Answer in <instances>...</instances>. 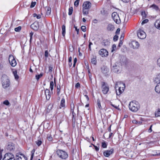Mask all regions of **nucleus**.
Segmentation results:
<instances>
[{
	"instance_id": "nucleus-12",
	"label": "nucleus",
	"mask_w": 160,
	"mask_h": 160,
	"mask_svg": "<svg viewBox=\"0 0 160 160\" xmlns=\"http://www.w3.org/2000/svg\"><path fill=\"white\" fill-rule=\"evenodd\" d=\"M15 160H27V158L23 154L17 153L16 155Z\"/></svg>"
},
{
	"instance_id": "nucleus-62",
	"label": "nucleus",
	"mask_w": 160,
	"mask_h": 160,
	"mask_svg": "<svg viewBox=\"0 0 160 160\" xmlns=\"http://www.w3.org/2000/svg\"><path fill=\"white\" fill-rule=\"evenodd\" d=\"M74 28H75L76 30L77 31V34H78V32H79V29H78L77 28V27L76 26H74Z\"/></svg>"
},
{
	"instance_id": "nucleus-16",
	"label": "nucleus",
	"mask_w": 160,
	"mask_h": 160,
	"mask_svg": "<svg viewBox=\"0 0 160 160\" xmlns=\"http://www.w3.org/2000/svg\"><path fill=\"white\" fill-rule=\"evenodd\" d=\"M101 69L102 73L105 75H108V73L109 71V69L106 66H103L101 68Z\"/></svg>"
},
{
	"instance_id": "nucleus-63",
	"label": "nucleus",
	"mask_w": 160,
	"mask_h": 160,
	"mask_svg": "<svg viewBox=\"0 0 160 160\" xmlns=\"http://www.w3.org/2000/svg\"><path fill=\"white\" fill-rule=\"evenodd\" d=\"M153 156H160V153H157V152L155 154H153Z\"/></svg>"
},
{
	"instance_id": "nucleus-36",
	"label": "nucleus",
	"mask_w": 160,
	"mask_h": 160,
	"mask_svg": "<svg viewBox=\"0 0 160 160\" xmlns=\"http://www.w3.org/2000/svg\"><path fill=\"white\" fill-rule=\"evenodd\" d=\"M53 86H54V82L53 81H51L50 82V88L51 90V91L53 89Z\"/></svg>"
},
{
	"instance_id": "nucleus-10",
	"label": "nucleus",
	"mask_w": 160,
	"mask_h": 160,
	"mask_svg": "<svg viewBox=\"0 0 160 160\" xmlns=\"http://www.w3.org/2000/svg\"><path fill=\"white\" fill-rule=\"evenodd\" d=\"M2 160H15L13 155L11 153L6 154Z\"/></svg>"
},
{
	"instance_id": "nucleus-33",
	"label": "nucleus",
	"mask_w": 160,
	"mask_h": 160,
	"mask_svg": "<svg viewBox=\"0 0 160 160\" xmlns=\"http://www.w3.org/2000/svg\"><path fill=\"white\" fill-rule=\"evenodd\" d=\"M57 93L58 96H59L60 92V86H57Z\"/></svg>"
},
{
	"instance_id": "nucleus-19",
	"label": "nucleus",
	"mask_w": 160,
	"mask_h": 160,
	"mask_svg": "<svg viewBox=\"0 0 160 160\" xmlns=\"http://www.w3.org/2000/svg\"><path fill=\"white\" fill-rule=\"evenodd\" d=\"M45 94L46 95L47 100H49L51 97L50 92V90L48 89H46L45 91Z\"/></svg>"
},
{
	"instance_id": "nucleus-43",
	"label": "nucleus",
	"mask_w": 160,
	"mask_h": 160,
	"mask_svg": "<svg viewBox=\"0 0 160 160\" xmlns=\"http://www.w3.org/2000/svg\"><path fill=\"white\" fill-rule=\"evenodd\" d=\"M80 0H76L74 2V5L76 7H78L79 5Z\"/></svg>"
},
{
	"instance_id": "nucleus-61",
	"label": "nucleus",
	"mask_w": 160,
	"mask_h": 160,
	"mask_svg": "<svg viewBox=\"0 0 160 160\" xmlns=\"http://www.w3.org/2000/svg\"><path fill=\"white\" fill-rule=\"evenodd\" d=\"M52 69H53V68H52V67H51V66L49 67V71L50 72H52Z\"/></svg>"
},
{
	"instance_id": "nucleus-40",
	"label": "nucleus",
	"mask_w": 160,
	"mask_h": 160,
	"mask_svg": "<svg viewBox=\"0 0 160 160\" xmlns=\"http://www.w3.org/2000/svg\"><path fill=\"white\" fill-rule=\"evenodd\" d=\"M36 143L38 146H39L41 145L42 142L41 140H38L37 141H36Z\"/></svg>"
},
{
	"instance_id": "nucleus-17",
	"label": "nucleus",
	"mask_w": 160,
	"mask_h": 160,
	"mask_svg": "<svg viewBox=\"0 0 160 160\" xmlns=\"http://www.w3.org/2000/svg\"><path fill=\"white\" fill-rule=\"evenodd\" d=\"M32 28L35 31L38 30L39 28V24L38 22H35L31 25Z\"/></svg>"
},
{
	"instance_id": "nucleus-1",
	"label": "nucleus",
	"mask_w": 160,
	"mask_h": 160,
	"mask_svg": "<svg viewBox=\"0 0 160 160\" xmlns=\"http://www.w3.org/2000/svg\"><path fill=\"white\" fill-rule=\"evenodd\" d=\"M2 87L4 88H6L9 87L10 82L8 77L5 74L2 75L1 78Z\"/></svg>"
},
{
	"instance_id": "nucleus-3",
	"label": "nucleus",
	"mask_w": 160,
	"mask_h": 160,
	"mask_svg": "<svg viewBox=\"0 0 160 160\" xmlns=\"http://www.w3.org/2000/svg\"><path fill=\"white\" fill-rule=\"evenodd\" d=\"M82 12L84 15H88L89 13V9L91 7V3L89 1H86L83 4Z\"/></svg>"
},
{
	"instance_id": "nucleus-39",
	"label": "nucleus",
	"mask_w": 160,
	"mask_h": 160,
	"mask_svg": "<svg viewBox=\"0 0 160 160\" xmlns=\"http://www.w3.org/2000/svg\"><path fill=\"white\" fill-rule=\"evenodd\" d=\"M132 122L136 124L137 125H141L142 123V122L138 121L136 120L133 121Z\"/></svg>"
},
{
	"instance_id": "nucleus-20",
	"label": "nucleus",
	"mask_w": 160,
	"mask_h": 160,
	"mask_svg": "<svg viewBox=\"0 0 160 160\" xmlns=\"http://www.w3.org/2000/svg\"><path fill=\"white\" fill-rule=\"evenodd\" d=\"M127 62V59L126 57L124 56H122L121 57V58L120 60V62L121 65H124Z\"/></svg>"
},
{
	"instance_id": "nucleus-64",
	"label": "nucleus",
	"mask_w": 160,
	"mask_h": 160,
	"mask_svg": "<svg viewBox=\"0 0 160 160\" xmlns=\"http://www.w3.org/2000/svg\"><path fill=\"white\" fill-rule=\"evenodd\" d=\"M122 43L123 42H122V40H120V41L119 45H118V46L119 47H120L121 45H122Z\"/></svg>"
},
{
	"instance_id": "nucleus-29",
	"label": "nucleus",
	"mask_w": 160,
	"mask_h": 160,
	"mask_svg": "<svg viewBox=\"0 0 160 160\" xmlns=\"http://www.w3.org/2000/svg\"><path fill=\"white\" fill-rule=\"evenodd\" d=\"M62 35L63 36H64L65 34V26L63 25L62 27Z\"/></svg>"
},
{
	"instance_id": "nucleus-22",
	"label": "nucleus",
	"mask_w": 160,
	"mask_h": 160,
	"mask_svg": "<svg viewBox=\"0 0 160 160\" xmlns=\"http://www.w3.org/2000/svg\"><path fill=\"white\" fill-rule=\"evenodd\" d=\"M110 42L107 39L104 40L102 42V44L104 47H107L110 45Z\"/></svg>"
},
{
	"instance_id": "nucleus-41",
	"label": "nucleus",
	"mask_w": 160,
	"mask_h": 160,
	"mask_svg": "<svg viewBox=\"0 0 160 160\" xmlns=\"http://www.w3.org/2000/svg\"><path fill=\"white\" fill-rule=\"evenodd\" d=\"M21 29V27L20 26H19L17 28H15L14 30L16 32H18L20 31Z\"/></svg>"
},
{
	"instance_id": "nucleus-49",
	"label": "nucleus",
	"mask_w": 160,
	"mask_h": 160,
	"mask_svg": "<svg viewBox=\"0 0 160 160\" xmlns=\"http://www.w3.org/2000/svg\"><path fill=\"white\" fill-rule=\"evenodd\" d=\"M33 33L31 32L30 33V42L31 43V41L32 38V36Z\"/></svg>"
},
{
	"instance_id": "nucleus-44",
	"label": "nucleus",
	"mask_w": 160,
	"mask_h": 160,
	"mask_svg": "<svg viewBox=\"0 0 160 160\" xmlns=\"http://www.w3.org/2000/svg\"><path fill=\"white\" fill-rule=\"evenodd\" d=\"M141 15L142 17V18H146V14L145 13V12H141Z\"/></svg>"
},
{
	"instance_id": "nucleus-46",
	"label": "nucleus",
	"mask_w": 160,
	"mask_h": 160,
	"mask_svg": "<svg viewBox=\"0 0 160 160\" xmlns=\"http://www.w3.org/2000/svg\"><path fill=\"white\" fill-rule=\"evenodd\" d=\"M102 147L103 148H106L107 147V145L106 143L105 142L102 143Z\"/></svg>"
},
{
	"instance_id": "nucleus-27",
	"label": "nucleus",
	"mask_w": 160,
	"mask_h": 160,
	"mask_svg": "<svg viewBox=\"0 0 160 160\" xmlns=\"http://www.w3.org/2000/svg\"><path fill=\"white\" fill-rule=\"evenodd\" d=\"M96 58V56H93V57L91 59V62L92 64L94 65L96 64L97 61Z\"/></svg>"
},
{
	"instance_id": "nucleus-57",
	"label": "nucleus",
	"mask_w": 160,
	"mask_h": 160,
	"mask_svg": "<svg viewBox=\"0 0 160 160\" xmlns=\"http://www.w3.org/2000/svg\"><path fill=\"white\" fill-rule=\"evenodd\" d=\"M153 125H151V126H150V127L149 128V129H148V132H151L152 131V126Z\"/></svg>"
},
{
	"instance_id": "nucleus-31",
	"label": "nucleus",
	"mask_w": 160,
	"mask_h": 160,
	"mask_svg": "<svg viewBox=\"0 0 160 160\" xmlns=\"http://www.w3.org/2000/svg\"><path fill=\"white\" fill-rule=\"evenodd\" d=\"M51 11V9L50 7H48L47 10V11L46 14L47 15H50Z\"/></svg>"
},
{
	"instance_id": "nucleus-2",
	"label": "nucleus",
	"mask_w": 160,
	"mask_h": 160,
	"mask_svg": "<svg viewBox=\"0 0 160 160\" xmlns=\"http://www.w3.org/2000/svg\"><path fill=\"white\" fill-rule=\"evenodd\" d=\"M130 110L133 112H137L140 108L139 103L136 101H133L130 102L129 105Z\"/></svg>"
},
{
	"instance_id": "nucleus-21",
	"label": "nucleus",
	"mask_w": 160,
	"mask_h": 160,
	"mask_svg": "<svg viewBox=\"0 0 160 160\" xmlns=\"http://www.w3.org/2000/svg\"><path fill=\"white\" fill-rule=\"evenodd\" d=\"M115 29L114 25L111 24H109L107 27V29L108 31H113Z\"/></svg>"
},
{
	"instance_id": "nucleus-7",
	"label": "nucleus",
	"mask_w": 160,
	"mask_h": 160,
	"mask_svg": "<svg viewBox=\"0 0 160 160\" xmlns=\"http://www.w3.org/2000/svg\"><path fill=\"white\" fill-rule=\"evenodd\" d=\"M112 16L113 20L116 23L119 24L121 23V20L117 12H113L112 14Z\"/></svg>"
},
{
	"instance_id": "nucleus-56",
	"label": "nucleus",
	"mask_w": 160,
	"mask_h": 160,
	"mask_svg": "<svg viewBox=\"0 0 160 160\" xmlns=\"http://www.w3.org/2000/svg\"><path fill=\"white\" fill-rule=\"evenodd\" d=\"M93 146L94 147V148H95V150L98 151L99 150V148L98 147H97V146H95L93 144H92Z\"/></svg>"
},
{
	"instance_id": "nucleus-28",
	"label": "nucleus",
	"mask_w": 160,
	"mask_h": 160,
	"mask_svg": "<svg viewBox=\"0 0 160 160\" xmlns=\"http://www.w3.org/2000/svg\"><path fill=\"white\" fill-rule=\"evenodd\" d=\"M65 106V99L64 98H62L61 101L60 106L62 107H64Z\"/></svg>"
},
{
	"instance_id": "nucleus-25",
	"label": "nucleus",
	"mask_w": 160,
	"mask_h": 160,
	"mask_svg": "<svg viewBox=\"0 0 160 160\" xmlns=\"http://www.w3.org/2000/svg\"><path fill=\"white\" fill-rule=\"evenodd\" d=\"M150 8H152L153 9L156 11H160V9L158 6L155 4H153L150 6Z\"/></svg>"
},
{
	"instance_id": "nucleus-47",
	"label": "nucleus",
	"mask_w": 160,
	"mask_h": 160,
	"mask_svg": "<svg viewBox=\"0 0 160 160\" xmlns=\"http://www.w3.org/2000/svg\"><path fill=\"white\" fill-rule=\"evenodd\" d=\"M111 105L113 107H114L116 109H117L119 110H120V109L118 108V106H115L114 105L112 104V103H110Z\"/></svg>"
},
{
	"instance_id": "nucleus-5",
	"label": "nucleus",
	"mask_w": 160,
	"mask_h": 160,
	"mask_svg": "<svg viewBox=\"0 0 160 160\" xmlns=\"http://www.w3.org/2000/svg\"><path fill=\"white\" fill-rule=\"evenodd\" d=\"M56 152L58 155L61 158L65 159L68 157V155L65 151L62 150H58Z\"/></svg>"
},
{
	"instance_id": "nucleus-60",
	"label": "nucleus",
	"mask_w": 160,
	"mask_h": 160,
	"mask_svg": "<svg viewBox=\"0 0 160 160\" xmlns=\"http://www.w3.org/2000/svg\"><path fill=\"white\" fill-rule=\"evenodd\" d=\"M120 31V29L119 28H118L116 32V34H118L119 33V32Z\"/></svg>"
},
{
	"instance_id": "nucleus-34",
	"label": "nucleus",
	"mask_w": 160,
	"mask_h": 160,
	"mask_svg": "<svg viewBox=\"0 0 160 160\" xmlns=\"http://www.w3.org/2000/svg\"><path fill=\"white\" fill-rule=\"evenodd\" d=\"M52 104H50L47 108V111L49 112L52 109Z\"/></svg>"
},
{
	"instance_id": "nucleus-18",
	"label": "nucleus",
	"mask_w": 160,
	"mask_h": 160,
	"mask_svg": "<svg viewBox=\"0 0 160 160\" xmlns=\"http://www.w3.org/2000/svg\"><path fill=\"white\" fill-rule=\"evenodd\" d=\"M132 45L134 49H137L139 47L140 45L138 42L133 41L132 42Z\"/></svg>"
},
{
	"instance_id": "nucleus-53",
	"label": "nucleus",
	"mask_w": 160,
	"mask_h": 160,
	"mask_svg": "<svg viewBox=\"0 0 160 160\" xmlns=\"http://www.w3.org/2000/svg\"><path fill=\"white\" fill-rule=\"evenodd\" d=\"M49 55L48 52V50H46L45 51V57L47 58Z\"/></svg>"
},
{
	"instance_id": "nucleus-38",
	"label": "nucleus",
	"mask_w": 160,
	"mask_h": 160,
	"mask_svg": "<svg viewBox=\"0 0 160 160\" xmlns=\"http://www.w3.org/2000/svg\"><path fill=\"white\" fill-rule=\"evenodd\" d=\"M43 75L42 73H40L39 75H36L35 76L36 79L38 80L39 79L42 77Z\"/></svg>"
},
{
	"instance_id": "nucleus-42",
	"label": "nucleus",
	"mask_w": 160,
	"mask_h": 160,
	"mask_svg": "<svg viewBox=\"0 0 160 160\" xmlns=\"http://www.w3.org/2000/svg\"><path fill=\"white\" fill-rule=\"evenodd\" d=\"M47 138L49 141H51L52 140V138L50 135H48Z\"/></svg>"
},
{
	"instance_id": "nucleus-13",
	"label": "nucleus",
	"mask_w": 160,
	"mask_h": 160,
	"mask_svg": "<svg viewBox=\"0 0 160 160\" xmlns=\"http://www.w3.org/2000/svg\"><path fill=\"white\" fill-rule=\"evenodd\" d=\"M100 55L102 57H106L108 55V52L107 51L104 49H101L99 52Z\"/></svg>"
},
{
	"instance_id": "nucleus-54",
	"label": "nucleus",
	"mask_w": 160,
	"mask_h": 160,
	"mask_svg": "<svg viewBox=\"0 0 160 160\" xmlns=\"http://www.w3.org/2000/svg\"><path fill=\"white\" fill-rule=\"evenodd\" d=\"M148 22V19H146L143 20L142 22V24L143 25L144 24H145L147 22Z\"/></svg>"
},
{
	"instance_id": "nucleus-51",
	"label": "nucleus",
	"mask_w": 160,
	"mask_h": 160,
	"mask_svg": "<svg viewBox=\"0 0 160 160\" xmlns=\"http://www.w3.org/2000/svg\"><path fill=\"white\" fill-rule=\"evenodd\" d=\"M118 38V36L115 35L113 37V40L114 41H117Z\"/></svg>"
},
{
	"instance_id": "nucleus-30",
	"label": "nucleus",
	"mask_w": 160,
	"mask_h": 160,
	"mask_svg": "<svg viewBox=\"0 0 160 160\" xmlns=\"http://www.w3.org/2000/svg\"><path fill=\"white\" fill-rule=\"evenodd\" d=\"M13 74L14 75L15 78L16 80H18L19 78V76L17 74V71H15L13 72Z\"/></svg>"
},
{
	"instance_id": "nucleus-58",
	"label": "nucleus",
	"mask_w": 160,
	"mask_h": 160,
	"mask_svg": "<svg viewBox=\"0 0 160 160\" xmlns=\"http://www.w3.org/2000/svg\"><path fill=\"white\" fill-rule=\"evenodd\" d=\"M77 62V59L76 58H75L74 60V63L73 64V67H75L76 62Z\"/></svg>"
},
{
	"instance_id": "nucleus-55",
	"label": "nucleus",
	"mask_w": 160,
	"mask_h": 160,
	"mask_svg": "<svg viewBox=\"0 0 160 160\" xmlns=\"http://www.w3.org/2000/svg\"><path fill=\"white\" fill-rule=\"evenodd\" d=\"M157 64L158 66L160 68V58L157 60Z\"/></svg>"
},
{
	"instance_id": "nucleus-14",
	"label": "nucleus",
	"mask_w": 160,
	"mask_h": 160,
	"mask_svg": "<svg viewBox=\"0 0 160 160\" xmlns=\"http://www.w3.org/2000/svg\"><path fill=\"white\" fill-rule=\"evenodd\" d=\"M114 152V149L113 148L110 150L105 151L103 152V154L106 157H108L110 155L112 154Z\"/></svg>"
},
{
	"instance_id": "nucleus-23",
	"label": "nucleus",
	"mask_w": 160,
	"mask_h": 160,
	"mask_svg": "<svg viewBox=\"0 0 160 160\" xmlns=\"http://www.w3.org/2000/svg\"><path fill=\"white\" fill-rule=\"evenodd\" d=\"M157 84L155 87V91L158 93L160 94V83H157Z\"/></svg>"
},
{
	"instance_id": "nucleus-59",
	"label": "nucleus",
	"mask_w": 160,
	"mask_h": 160,
	"mask_svg": "<svg viewBox=\"0 0 160 160\" xmlns=\"http://www.w3.org/2000/svg\"><path fill=\"white\" fill-rule=\"evenodd\" d=\"M80 84L79 83H77L75 85V87L77 88H78L80 87Z\"/></svg>"
},
{
	"instance_id": "nucleus-11",
	"label": "nucleus",
	"mask_w": 160,
	"mask_h": 160,
	"mask_svg": "<svg viewBox=\"0 0 160 160\" xmlns=\"http://www.w3.org/2000/svg\"><path fill=\"white\" fill-rule=\"evenodd\" d=\"M102 89L103 93L104 94H107L108 91L109 87L104 82H102Z\"/></svg>"
},
{
	"instance_id": "nucleus-4",
	"label": "nucleus",
	"mask_w": 160,
	"mask_h": 160,
	"mask_svg": "<svg viewBox=\"0 0 160 160\" xmlns=\"http://www.w3.org/2000/svg\"><path fill=\"white\" fill-rule=\"evenodd\" d=\"M125 87V84L124 83L119 82H116L115 84V88L116 90L118 88L119 94L117 92L118 95L120 94L124 90Z\"/></svg>"
},
{
	"instance_id": "nucleus-9",
	"label": "nucleus",
	"mask_w": 160,
	"mask_h": 160,
	"mask_svg": "<svg viewBox=\"0 0 160 160\" xmlns=\"http://www.w3.org/2000/svg\"><path fill=\"white\" fill-rule=\"evenodd\" d=\"M8 59L9 63L12 67H14L16 65V61L14 56L12 55H9Z\"/></svg>"
},
{
	"instance_id": "nucleus-37",
	"label": "nucleus",
	"mask_w": 160,
	"mask_h": 160,
	"mask_svg": "<svg viewBox=\"0 0 160 160\" xmlns=\"http://www.w3.org/2000/svg\"><path fill=\"white\" fill-rule=\"evenodd\" d=\"M98 106L100 109H102V108L101 106L100 101L99 99L97 100Z\"/></svg>"
},
{
	"instance_id": "nucleus-6",
	"label": "nucleus",
	"mask_w": 160,
	"mask_h": 160,
	"mask_svg": "<svg viewBox=\"0 0 160 160\" xmlns=\"http://www.w3.org/2000/svg\"><path fill=\"white\" fill-rule=\"evenodd\" d=\"M112 71L115 72L119 73L121 70V65L118 63H115V65L112 66Z\"/></svg>"
},
{
	"instance_id": "nucleus-52",
	"label": "nucleus",
	"mask_w": 160,
	"mask_h": 160,
	"mask_svg": "<svg viewBox=\"0 0 160 160\" xmlns=\"http://www.w3.org/2000/svg\"><path fill=\"white\" fill-rule=\"evenodd\" d=\"M3 103L6 105H8L10 103L9 102V101L8 100H6L5 101H4L3 102Z\"/></svg>"
},
{
	"instance_id": "nucleus-48",
	"label": "nucleus",
	"mask_w": 160,
	"mask_h": 160,
	"mask_svg": "<svg viewBox=\"0 0 160 160\" xmlns=\"http://www.w3.org/2000/svg\"><path fill=\"white\" fill-rule=\"evenodd\" d=\"M81 29L82 30V31L83 32H85L86 31V27L85 26H82L81 27Z\"/></svg>"
},
{
	"instance_id": "nucleus-32",
	"label": "nucleus",
	"mask_w": 160,
	"mask_h": 160,
	"mask_svg": "<svg viewBox=\"0 0 160 160\" xmlns=\"http://www.w3.org/2000/svg\"><path fill=\"white\" fill-rule=\"evenodd\" d=\"M155 115L156 117L160 116V109L158 108V110L155 113Z\"/></svg>"
},
{
	"instance_id": "nucleus-15",
	"label": "nucleus",
	"mask_w": 160,
	"mask_h": 160,
	"mask_svg": "<svg viewBox=\"0 0 160 160\" xmlns=\"http://www.w3.org/2000/svg\"><path fill=\"white\" fill-rule=\"evenodd\" d=\"M14 145L12 143L9 142L8 143L6 148L7 150L11 151L15 149Z\"/></svg>"
},
{
	"instance_id": "nucleus-50",
	"label": "nucleus",
	"mask_w": 160,
	"mask_h": 160,
	"mask_svg": "<svg viewBox=\"0 0 160 160\" xmlns=\"http://www.w3.org/2000/svg\"><path fill=\"white\" fill-rule=\"evenodd\" d=\"M36 4V2H31V6H30V8H32L34 7L35 6Z\"/></svg>"
},
{
	"instance_id": "nucleus-26",
	"label": "nucleus",
	"mask_w": 160,
	"mask_h": 160,
	"mask_svg": "<svg viewBox=\"0 0 160 160\" xmlns=\"http://www.w3.org/2000/svg\"><path fill=\"white\" fill-rule=\"evenodd\" d=\"M155 25L157 28L160 30V18L156 20Z\"/></svg>"
},
{
	"instance_id": "nucleus-45",
	"label": "nucleus",
	"mask_w": 160,
	"mask_h": 160,
	"mask_svg": "<svg viewBox=\"0 0 160 160\" xmlns=\"http://www.w3.org/2000/svg\"><path fill=\"white\" fill-rule=\"evenodd\" d=\"M116 48V46L115 44H114L112 45V51H111L112 52H113L115 50Z\"/></svg>"
},
{
	"instance_id": "nucleus-24",
	"label": "nucleus",
	"mask_w": 160,
	"mask_h": 160,
	"mask_svg": "<svg viewBox=\"0 0 160 160\" xmlns=\"http://www.w3.org/2000/svg\"><path fill=\"white\" fill-rule=\"evenodd\" d=\"M155 83H160V73L158 74L154 80Z\"/></svg>"
},
{
	"instance_id": "nucleus-8",
	"label": "nucleus",
	"mask_w": 160,
	"mask_h": 160,
	"mask_svg": "<svg viewBox=\"0 0 160 160\" xmlns=\"http://www.w3.org/2000/svg\"><path fill=\"white\" fill-rule=\"evenodd\" d=\"M137 36L141 39L145 38L146 36V35L143 30L141 28L138 30L137 32Z\"/></svg>"
},
{
	"instance_id": "nucleus-35",
	"label": "nucleus",
	"mask_w": 160,
	"mask_h": 160,
	"mask_svg": "<svg viewBox=\"0 0 160 160\" xmlns=\"http://www.w3.org/2000/svg\"><path fill=\"white\" fill-rule=\"evenodd\" d=\"M73 11V8L72 7H71L69 8L68 15H72V13Z\"/></svg>"
}]
</instances>
